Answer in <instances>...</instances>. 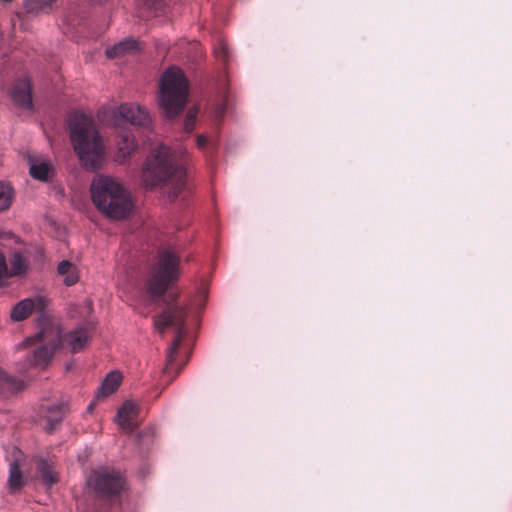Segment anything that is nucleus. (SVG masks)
Here are the masks:
<instances>
[{
    "label": "nucleus",
    "mask_w": 512,
    "mask_h": 512,
    "mask_svg": "<svg viewBox=\"0 0 512 512\" xmlns=\"http://www.w3.org/2000/svg\"><path fill=\"white\" fill-rule=\"evenodd\" d=\"M87 481L97 493L105 497L119 495L125 484L119 472L108 469L93 471Z\"/></svg>",
    "instance_id": "nucleus-8"
},
{
    "label": "nucleus",
    "mask_w": 512,
    "mask_h": 512,
    "mask_svg": "<svg viewBox=\"0 0 512 512\" xmlns=\"http://www.w3.org/2000/svg\"><path fill=\"white\" fill-rule=\"evenodd\" d=\"M57 270L60 275H65L64 283L67 286H72L77 283L78 275L76 272V267L70 261H61L58 265Z\"/></svg>",
    "instance_id": "nucleus-21"
},
{
    "label": "nucleus",
    "mask_w": 512,
    "mask_h": 512,
    "mask_svg": "<svg viewBox=\"0 0 512 512\" xmlns=\"http://www.w3.org/2000/svg\"><path fill=\"white\" fill-rule=\"evenodd\" d=\"M8 485L13 493L21 490L24 485L23 475L17 460L10 463Z\"/></svg>",
    "instance_id": "nucleus-19"
},
{
    "label": "nucleus",
    "mask_w": 512,
    "mask_h": 512,
    "mask_svg": "<svg viewBox=\"0 0 512 512\" xmlns=\"http://www.w3.org/2000/svg\"><path fill=\"white\" fill-rule=\"evenodd\" d=\"M224 112H225V107H224V106H221V107L219 108V111H218L219 115H220V116H221V115H223V114H224Z\"/></svg>",
    "instance_id": "nucleus-31"
},
{
    "label": "nucleus",
    "mask_w": 512,
    "mask_h": 512,
    "mask_svg": "<svg viewBox=\"0 0 512 512\" xmlns=\"http://www.w3.org/2000/svg\"><path fill=\"white\" fill-rule=\"evenodd\" d=\"M111 113L113 115L111 124L114 126L128 122L135 126L148 127L151 123L148 111L139 105L124 103L117 110H112Z\"/></svg>",
    "instance_id": "nucleus-9"
},
{
    "label": "nucleus",
    "mask_w": 512,
    "mask_h": 512,
    "mask_svg": "<svg viewBox=\"0 0 512 512\" xmlns=\"http://www.w3.org/2000/svg\"><path fill=\"white\" fill-rule=\"evenodd\" d=\"M197 147L201 150L205 149L208 145V139L204 135H198L196 140Z\"/></svg>",
    "instance_id": "nucleus-29"
},
{
    "label": "nucleus",
    "mask_w": 512,
    "mask_h": 512,
    "mask_svg": "<svg viewBox=\"0 0 512 512\" xmlns=\"http://www.w3.org/2000/svg\"><path fill=\"white\" fill-rule=\"evenodd\" d=\"M91 195L98 210L111 219H125L132 212L130 194L112 177L96 176L91 184Z\"/></svg>",
    "instance_id": "nucleus-4"
},
{
    "label": "nucleus",
    "mask_w": 512,
    "mask_h": 512,
    "mask_svg": "<svg viewBox=\"0 0 512 512\" xmlns=\"http://www.w3.org/2000/svg\"><path fill=\"white\" fill-rule=\"evenodd\" d=\"M10 266V270L8 269V277L24 275L28 270V262L19 252H16L11 256Z\"/></svg>",
    "instance_id": "nucleus-20"
},
{
    "label": "nucleus",
    "mask_w": 512,
    "mask_h": 512,
    "mask_svg": "<svg viewBox=\"0 0 512 512\" xmlns=\"http://www.w3.org/2000/svg\"><path fill=\"white\" fill-rule=\"evenodd\" d=\"M142 178L147 188L161 186L171 200L176 199L186 185V171L182 163L165 145H159L147 158Z\"/></svg>",
    "instance_id": "nucleus-1"
},
{
    "label": "nucleus",
    "mask_w": 512,
    "mask_h": 512,
    "mask_svg": "<svg viewBox=\"0 0 512 512\" xmlns=\"http://www.w3.org/2000/svg\"><path fill=\"white\" fill-rule=\"evenodd\" d=\"M12 202V188L10 185L0 182V211L10 207Z\"/></svg>",
    "instance_id": "nucleus-25"
},
{
    "label": "nucleus",
    "mask_w": 512,
    "mask_h": 512,
    "mask_svg": "<svg viewBox=\"0 0 512 512\" xmlns=\"http://www.w3.org/2000/svg\"><path fill=\"white\" fill-rule=\"evenodd\" d=\"M48 414L46 415L48 430L51 432L55 427L62 421L64 416L63 405L53 406L47 409Z\"/></svg>",
    "instance_id": "nucleus-23"
},
{
    "label": "nucleus",
    "mask_w": 512,
    "mask_h": 512,
    "mask_svg": "<svg viewBox=\"0 0 512 512\" xmlns=\"http://www.w3.org/2000/svg\"><path fill=\"white\" fill-rule=\"evenodd\" d=\"M41 305L40 299L26 298L18 302L11 310V319L13 321H23L27 319L36 307Z\"/></svg>",
    "instance_id": "nucleus-14"
},
{
    "label": "nucleus",
    "mask_w": 512,
    "mask_h": 512,
    "mask_svg": "<svg viewBox=\"0 0 512 512\" xmlns=\"http://www.w3.org/2000/svg\"><path fill=\"white\" fill-rule=\"evenodd\" d=\"M139 414V407L132 401H126L118 410L116 421L118 425L127 431H131L137 427V417Z\"/></svg>",
    "instance_id": "nucleus-12"
},
{
    "label": "nucleus",
    "mask_w": 512,
    "mask_h": 512,
    "mask_svg": "<svg viewBox=\"0 0 512 512\" xmlns=\"http://www.w3.org/2000/svg\"><path fill=\"white\" fill-rule=\"evenodd\" d=\"M179 256L172 250H163L159 261L146 282V291L153 302H157L177 279Z\"/></svg>",
    "instance_id": "nucleus-7"
},
{
    "label": "nucleus",
    "mask_w": 512,
    "mask_h": 512,
    "mask_svg": "<svg viewBox=\"0 0 512 512\" xmlns=\"http://www.w3.org/2000/svg\"><path fill=\"white\" fill-rule=\"evenodd\" d=\"M188 81L181 69L171 67L162 75L160 81L159 106L168 118L177 116L186 104Z\"/></svg>",
    "instance_id": "nucleus-6"
},
{
    "label": "nucleus",
    "mask_w": 512,
    "mask_h": 512,
    "mask_svg": "<svg viewBox=\"0 0 512 512\" xmlns=\"http://www.w3.org/2000/svg\"><path fill=\"white\" fill-rule=\"evenodd\" d=\"M89 1L93 4H101V3L105 2L106 0H89Z\"/></svg>",
    "instance_id": "nucleus-30"
},
{
    "label": "nucleus",
    "mask_w": 512,
    "mask_h": 512,
    "mask_svg": "<svg viewBox=\"0 0 512 512\" xmlns=\"http://www.w3.org/2000/svg\"><path fill=\"white\" fill-rule=\"evenodd\" d=\"M50 334L52 331L48 333L43 330L23 343L26 347L35 346L27 356L30 366H46L59 346L68 348L72 353H77L86 346L89 340L88 331L84 327L76 328L65 334L59 332L53 336Z\"/></svg>",
    "instance_id": "nucleus-3"
},
{
    "label": "nucleus",
    "mask_w": 512,
    "mask_h": 512,
    "mask_svg": "<svg viewBox=\"0 0 512 512\" xmlns=\"http://www.w3.org/2000/svg\"><path fill=\"white\" fill-rule=\"evenodd\" d=\"M24 388V382L14 376L8 375L0 368V393L10 395L21 391Z\"/></svg>",
    "instance_id": "nucleus-16"
},
{
    "label": "nucleus",
    "mask_w": 512,
    "mask_h": 512,
    "mask_svg": "<svg viewBox=\"0 0 512 512\" xmlns=\"http://www.w3.org/2000/svg\"><path fill=\"white\" fill-rule=\"evenodd\" d=\"M56 2L57 0H25V8L30 13H49Z\"/></svg>",
    "instance_id": "nucleus-22"
},
{
    "label": "nucleus",
    "mask_w": 512,
    "mask_h": 512,
    "mask_svg": "<svg viewBox=\"0 0 512 512\" xmlns=\"http://www.w3.org/2000/svg\"><path fill=\"white\" fill-rule=\"evenodd\" d=\"M214 54L217 60L226 62L229 58V51L226 42L223 39H219L215 48Z\"/></svg>",
    "instance_id": "nucleus-26"
},
{
    "label": "nucleus",
    "mask_w": 512,
    "mask_h": 512,
    "mask_svg": "<svg viewBox=\"0 0 512 512\" xmlns=\"http://www.w3.org/2000/svg\"><path fill=\"white\" fill-rule=\"evenodd\" d=\"M36 473L47 488L59 482V471L54 456H38L34 459Z\"/></svg>",
    "instance_id": "nucleus-10"
},
{
    "label": "nucleus",
    "mask_w": 512,
    "mask_h": 512,
    "mask_svg": "<svg viewBox=\"0 0 512 512\" xmlns=\"http://www.w3.org/2000/svg\"><path fill=\"white\" fill-rule=\"evenodd\" d=\"M198 114V109L196 107L190 108L187 112L185 121H184V128L187 133H190L194 130L196 125V118Z\"/></svg>",
    "instance_id": "nucleus-27"
},
{
    "label": "nucleus",
    "mask_w": 512,
    "mask_h": 512,
    "mask_svg": "<svg viewBox=\"0 0 512 512\" xmlns=\"http://www.w3.org/2000/svg\"><path fill=\"white\" fill-rule=\"evenodd\" d=\"M10 97L17 106L31 109L33 107L31 80L28 77L16 79L12 84Z\"/></svg>",
    "instance_id": "nucleus-11"
},
{
    "label": "nucleus",
    "mask_w": 512,
    "mask_h": 512,
    "mask_svg": "<svg viewBox=\"0 0 512 512\" xmlns=\"http://www.w3.org/2000/svg\"><path fill=\"white\" fill-rule=\"evenodd\" d=\"M70 138L82 165L90 170L99 169L104 161V146L94 120L80 112L69 120Z\"/></svg>",
    "instance_id": "nucleus-2"
},
{
    "label": "nucleus",
    "mask_w": 512,
    "mask_h": 512,
    "mask_svg": "<svg viewBox=\"0 0 512 512\" xmlns=\"http://www.w3.org/2000/svg\"><path fill=\"white\" fill-rule=\"evenodd\" d=\"M169 297H171V303H167L166 308L160 314L154 316L153 324L155 330L161 336L164 335V332L168 327H172L175 330V338L167 349L166 364L163 369V373L165 375H170L175 371L176 376L181 368L177 367L175 360L178 349L186 334V319L188 314L186 308L173 303L175 298L172 297V295H169Z\"/></svg>",
    "instance_id": "nucleus-5"
},
{
    "label": "nucleus",
    "mask_w": 512,
    "mask_h": 512,
    "mask_svg": "<svg viewBox=\"0 0 512 512\" xmlns=\"http://www.w3.org/2000/svg\"><path fill=\"white\" fill-rule=\"evenodd\" d=\"M138 50V41L133 38H127L113 47L108 48L106 50V55L108 58L113 59L117 57L124 56L128 53H133Z\"/></svg>",
    "instance_id": "nucleus-17"
},
{
    "label": "nucleus",
    "mask_w": 512,
    "mask_h": 512,
    "mask_svg": "<svg viewBox=\"0 0 512 512\" xmlns=\"http://www.w3.org/2000/svg\"><path fill=\"white\" fill-rule=\"evenodd\" d=\"M122 381V376L119 372H110L103 380L97 392V398L106 397L114 393Z\"/></svg>",
    "instance_id": "nucleus-18"
},
{
    "label": "nucleus",
    "mask_w": 512,
    "mask_h": 512,
    "mask_svg": "<svg viewBox=\"0 0 512 512\" xmlns=\"http://www.w3.org/2000/svg\"><path fill=\"white\" fill-rule=\"evenodd\" d=\"M50 166L49 164L43 162L38 164H33L30 167V174L34 179L46 181L49 178Z\"/></svg>",
    "instance_id": "nucleus-24"
},
{
    "label": "nucleus",
    "mask_w": 512,
    "mask_h": 512,
    "mask_svg": "<svg viewBox=\"0 0 512 512\" xmlns=\"http://www.w3.org/2000/svg\"><path fill=\"white\" fill-rule=\"evenodd\" d=\"M164 0H142L138 10V16L142 19L158 17L165 12Z\"/></svg>",
    "instance_id": "nucleus-15"
},
{
    "label": "nucleus",
    "mask_w": 512,
    "mask_h": 512,
    "mask_svg": "<svg viewBox=\"0 0 512 512\" xmlns=\"http://www.w3.org/2000/svg\"><path fill=\"white\" fill-rule=\"evenodd\" d=\"M8 278V266L3 252L0 250V283Z\"/></svg>",
    "instance_id": "nucleus-28"
},
{
    "label": "nucleus",
    "mask_w": 512,
    "mask_h": 512,
    "mask_svg": "<svg viewBox=\"0 0 512 512\" xmlns=\"http://www.w3.org/2000/svg\"><path fill=\"white\" fill-rule=\"evenodd\" d=\"M136 146L134 136L130 132H122L117 141V153L115 155V160L118 163H124L135 150Z\"/></svg>",
    "instance_id": "nucleus-13"
}]
</instances>
